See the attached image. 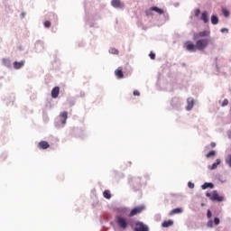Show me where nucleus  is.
Masks as SVG:
<instances>
[{
    "mask_svg": "<svg viewBox=\"0 0 231 231\" xmlns=\"http://www.w3.org/2000/svg\"><path fill=\"white\" fill-rule=\"evenodd\" d=\"M38 147L43 150L50 149V143L46 141H42L38 143Z\"/></svg>",
    "mask_w": 231,
    "mask_h": 231,
    "instance_id": "10",
    "label": "nucleus"
},
{
    "mask_svg": "<svg viewBox=\"0 0 231 231\" xmlns=\"http://www.w3.org/2000/svg\"><path fill=\"white\" fill-rule=\"evenodd\" d=\"M149 57L152 60H154V59H156V54H154V52H150Z\"/></svg>",
    "mask_w": 231,
    "mask_h": 231,
    "instance_id": "31",
    "label": "nucleus"
},
{
    "mask_svg": "<svg viewBox=\"0 0 231 231\" xmlns=\"http://www.w3.org/2000/svg\"><path fill=\"white\" fill-rule=\"evenodd\" d=\"M222 14L225 17L230 16V12L228 10H226V8H222Z\"/></svg>",
    "mask_w": 231,
    "mask_h": 231,
    "instance_id": "24",
    "label": "nucleus"
},
{
    "mask_svg": "<svg viewBox=\"0 0 231 231\" xmlns=\"http://www.w3.org/2000/svg\"><path fill=\"white\" fill-rule=\"evenodd\" d=\"M152 12L153 10H151V7L145 11V14L147 15V17L152 15Z\"/></svg>",
    "mask_w": 231,
    "mask_h": 231,
    "instance_id": "27",
    "label": "nucleus"
},
{
    "mask_svg": "<svg viewBox=\"0 0 231 231\" xmlns=\"http://www.w3.org/2000/svg\"><path fill=\"white\" fill-rule=\"evenodd\" d=\"M216 156V151L212 150L208 154H206V158H212Z\"/></svg>",
    "mask_w": 231,
    "mask_h": 231,
    "instance_id": "25",
    "label": "nucleus"
},
{
    "mask_svg": "<svg viewBox=\"0 0 231 231\" xmlns=\"http://www.w3.org/2000/svg\"><path fill=\"white\" fill-rule=\"evenodd\" d=\"M42 48H43L42 42H38V50H42Z\"/></svg>",
    "mask_w": 231,
    "mask_h": 231,
    "instance_id": "36",
    "label": "nucleus"
},
{
    "mask_svg": "<svg viewBox=\"0 0 231 231\" xmlns=\"http://www.w3.org/2000/svg\"><path fill=\"white\" fill-rule=\"evenodd\" d=\"M184 47L186 48V50L188 51H196V50H198L196 48V45L194 43H192V42H187L185 44H184Z\"/></svg>",
    "mask_w": 231,
    "mask_h": 231,
    "instance_id": "7",
    "label": "nucleus"
},
{
    "mask_svg": "<svg viewBox=\"0 0 231 231\" xmlns=\"http://www.w3.org/2000/svg\"><path fill=\"white\" fill-rule=\"evenodd\" d=\"M221 32H222V33H225V32H228V29L223 28V29H221Z\"/></svg>",
    "mask_w": 231,
    "mask_h": 231,
    "instance_id": "39",
    "label": "nucleus"
},
{
    "mask_svg": "<svg viewBox=\"0 0 231 231\" xmlns=\"http://www.w3.org/2000/svg\"><path fill=\"white\" fill-rule=\"evenodd\" d=\"M151 10H153V12H156V14H158L159 15H163V14H165L163 9H160L157 6L151 7Z\"/></svg>",
    "mask_w": 231,
    "mask_h": 231,
    "instance_id": "18",
    "label": "nucleus"
},
{
    "mask_svg": "<svg viewBox=\"0 0 231 231\" xmlns=\"http://www.w3.org/2000/svg\"><path fill=\"white\" fill-rule=\"evenodd\" d=\"M207 226H208V228H212V226H214V221L209 220L207 224Z\"/></svg>",
    "mask_w": 231,
    "mask_h": 231,
    "instance_id": "30",
    "label": "nucleus"
},
{
    "mask_svg": "<svg viewBox=\"0 0 231 231\" xmlns=\"http://www.w3.org/2000/svg\"><path fill=\"white\" fill-rule=\"evenodd\" d=\"M206 189H214V184L212 182H205L202 185V189L206 190Z\"/></svg>",
    "mask_w": 231,
    "mask_h": 231,
    "instance_id": "19",
    "label": "nucleus"
},
{
    "mask_svg": "<svg viewBox=\"0 0 231 231\" xmlns=\"http://www.w3.org/2000/svg\"><path fill=\"white\" fill-rule=\"evenodd\" d=\"M210 42V40L208 39H199L196 42V49L199 50V51H203L208 46Z\"/></svg>",
    "mask_w": 231,
    "mask_h": 231,
    "instance_id": "2",
    "label": "nucleus"
},
{
    "mask_svg": "<svg viewBox=\"0 0 231 231\" xmlns=\"http://www.w3.org/2000/svg\"><path fill=\"white\" fill-rule=\"evenodd\" d=\"M226 163L231 167V154H229L226 159Z\"/></svg>",
    "mask_w": 231,
    "mask_h": 231,
    "instance_id": "26",
    "label": "nucleus"
},
{
    "mask_svg": "<svg viewBox=\"0 0 231 231\" xmlns=\"http://www.w3.org/2000/svg\"><path fill=\"white\" fill-rule=\"evenodd\" d=\"M210 35V32L208 31H202L198 33L194 34V39H199V37H208Z\"/></svg>",
    "mask_w": 231,
    "mask_h": 231,
    "instance_id": "8",
    "label": "nucleus"
},
{
    "mask_svg": "<svg viewBox=\"0 0 231 231\" xmlns=\"http://www.w3.org/2000/svg\"><path fill=\"white\" fill-rule=\"evenodd\" d=\"M188 187H189V189H194V183L189 182Z\"/></svg>",
    "mask_w": 231,
    "mask_h": 231,
    "instance_id": "38",
    "label": "nucleus"
},
{
    "mask_svg": "<svg viewBox=\"0 0 231 231\" xmlns=\"http://www.w3.org/2000/svg\"><path fill=\"white\" fill-rule=\"evenodd\" d=\"M199 14H201V11L199 9L195 10V17H199Z\"/></svg>",
    "mask_w": 231,
    "mask_h": 231,
    "instance_id": "33",
    "label": "nucleus"
},
{
    "mask_svg": "<svg viewBox=\"0 0 231 231\" xmlns=\"http://www.w3.org/2000/svg\"><path fill=\"white\" fill-rule=\"evenodd\" d=\"M200 19L207 24V23H208V13H207V11L203 12Z\"/></svg>",
    "mask_w": 231,
    "mask_h": 231,
    "instance_id": "15",
    "label": "nucleus"
},
{
    "mask_svg": "<svg viewBox=\"0 0 231 231\" xmlns=\"http://www.w3.org/2000/svg\"><path fill=\"white\" fill-rule=\"evenodd\" d=\"M219 163H221V160L217 159L215 163H213L211 166H208V169H210V171H216V169H217V165H219Z\"/></svg>",
    "mask_w": 231,
    "mask_h": 231,
    "instance_id": "16",
    "label": "nucleus"
},
{
    "mask_svg": "<svg viewBox=\"0 0 231 231\" xmlns=\"http://www.w3.org/2000/svg\"><path fill=\"white\" fill-rule=\"evenodd\" d=\"M13 66L14 68V69H21V68H23V66H24V60L22 61H14L13 63Z\"/></svg>",
    "mask_w": 231,
    "mask_h": 231,
    "instance_id": "13",
    "label": "nucleus"
},
{
    "mask_svg": "<svg viewBox=\"0 0 231 231\" xmlns=\"http://www.w3.org/2000/svg\"><path fill=\"white\" fill-rule=\"evenodd\" d=\"M3 64L5 66H7V68H10V66H12V61L10 60V59H4L3 60Z\"/></svg>",
    "mask_w": 231,
    "mask_h": 231,
    "instance_id": "22",
    "label": "nucleus"
},
{
    "mask_svg": "<svg viewBox=\"0 0 231 231\" xmlns=\"http://www.w3.org/2000/svg\"><path fill=\"white\" fill-rule=\"evenodd\" d=\"M207 216H208V219H210V217H212V211H210V209L208 210Z\"/></svg>",
    "mask_w": 231,
    "mask_h": 231,
    "instance_id": "35",
    "label": "nucleus"
},
{
    "mask_svg": "<svg viewBox=\"0 0 231 231\" xmlns=\"http://www.w3.org/2000/svg\"><path fill=\"white\" fill-rule=\"evenodd\" d=\"M173 225L174 222L172 220H167L162 224V226H163V228H169V226H172Z\"/></svg>",
    "mask_w": 231,
    "mask_h": 231,
    "instance_id": "17",
    "label": "nucleus"
},
{
    "mask_svg": "<svg viewBox=\"0 0 231 231\" xmlns=\"http://www.w3.org/2000/svg\"><path fill=\"white\" fill-rule=\"evenodd\" d=\"M219 223H220L219 217H215V218H214V224H215L216 226H217V225H219Z\"/></svg>",
    "mask_w": 231,
    "mask_h": 231,
    "instance_id": "32",
    "label": "nucleus"
},
{
    "mask_svg": "<svg viewBox=\"0 0 231 231\" xmlns=\"http://www.w3.org/2000/svg\"><path fill=\"white\" fill-rule=\"evenodd\" d=\"M207 198H209L211 201H223L225 199L223 197H220L217 191H213L211 193H206Z\"/></svg>",
    "mask_w": 231,
    "mask_h": 231,
    "instance_id": "3",
    "label": "nucleus"
},
{
    "mask_svg": "<svg viewBox=\"0 0 231 231\" xmlns=\"http://www.w3.org/2000/svg\"><path fill=\"white\" fill-rule=\"evenodd\" d=\"M60 117L61 118V124L66 125V121L68 120V112L64 111L60 114Z\"/></svg>",
    "mask_w": 231,
    "mask_h": 231,
    "instance_id": "12",
    "label": "nucleus"
},
{
    "mask_svg": "<svg viewBox=\"0 0 231 231\" xmlns=\"http://www.w3.org/2000/svg\"><path fill=\"white\" fill-rule=\"evenodd\" d=\"M210 147H212V148L214 149V147H216V143L212 142V143H210Z\"/></svg>",
    "mask_w": 231,
    "mask_h": 231,
    "instance_id": "40",
    "label": "nucleus"
},
{
    "mask_svg": "<svg viewBox=\"0 0 231 231\" xmlns=\"http://www.w3.org/2000/svg\"><path fill=\"white\" fill-rule=\"evenodd\" d=\"M228 104V99H224L222 102V107H225Z\"/></svg>",
    "mask_w": 231,
    "mask_h": 231,
    "instance_id": "34",
    "label": "nucleus"
},
{
    "mask_svg": "<svg viewBox=\"0 0 231 231\" xmlns=\"http://www.w3.org/2000/svg\"><path fill=\"white\" fill-rule=\"evenodd\" d=\"M115 75L118 79H124V71H122V67H119L117 69L115 70Z\"/></svg>",
    "mask_w": 231,
    "mask_h": 231,
    "instance_id": "14",
    "label": "nucleus"
},
{
    "mask_svg": "<svg viewBox=\"0 0 231 231\" xmlns=\"http://www.w3.org/2000/svg\"><path fill=\"white\" fill-rule=\"evenodd\" d=\"M181 212H183V209H181V208H177L170 212V216H174V214H181Z\"/></svg>",
    "mask_w": 231,
    "mask_h": 231,
    "instance_id": "20",
    "label": "nucleus"
},
{
    "mask_svg": "<svg viewBox=\"0 0 231 231\" xmlns=\"http://www.w3.org/2000/svg\"><path fill=\"white\" fill-rule=\"evenodd\" d=\"M116 223L122 230H127V227L129 226V219L121 215L116 217Z\"/></svg>",
    "mask_w": 231,
    "mask_h": 231,
    "instance_id": "1",
    "label": "nucleus"
},
{
    "mask_svg": "<svg viewBox=\"0 0 231 231\" xmlns=\"http://www.w3.org/2000/svg\"><path fill=\"white\" fill-rule=\"evenodd\" d=\"M103 196L106 199H111V191H109V189L105 190Z\"/></svg>",
    "mask_w": 231,
    "mask_h": 231,
    "instance_id": "21",
    "label": "nucleus"
},
{
    "mask_svg": "<svg viewBox=\"0 0 231 231\" xmlns=\"http://www.w3.org/2000/svg\"><path fill=\"white\" fill-rule=\"evenodd\" d=\"M134 231H149V226L143 222H137L135 224Z\"/></svg>",
    "mask_w": 231,
    "mask_h": 231,
    "instance_id": "4",
    "label": "nucleus"
},
{
    "mask_svg": "<svg viewBox=\"0 0 231 231\" xmlns=\"http://www.w3.org/2000/svg\"><path fill=\"white\" fill-rule=\"evenodd\" d=\"M110 53H113L114 55H118V50L116 49H110Z\"/></svg>",
    "mask_w": 231,
    "mask_h": 231,
    "instance_id": "29",
    "label": "nucleus"
},
{
    "mask_svg": "<svg viewBox=\"0 0 231 231\" xmlns=\"http://www.w3.org/2000/svg\"><path fill=\"white\" fill-rule=\"evenodd\" d=\"M134 97H140V91L134 90Z\"/></svg>",
    "mask_w": 231,
    "mask_h": 231,
    "instance_id": "37",
    "label": "nucleus"
},
{
    "mask_svg": "<svg viewBox=\"0 0 231 231\" xmlns=\"http://www.w3.org/2000/svg\"><path fill=\"white\" fill-rule=\"evenodd\" d=\"M211 23H212V24H217V23H219V19L217 18V15H212L211 16Z\"/></svg>",
    "mask_w": 231,
    "mask_h": 231,
    "instance_id": "23",
    "label": "nucleus"
},
{
    "mask_svg": "<svg viewBox=\"0 0 231 231\" xmlns=\"http://www.w3.org/2000/svg\"><path fill=\"white\" fill-rule=\"evenodd\" d=\"M111 5L114 8H124V6H125V5L121 1V0H112L111 1Z\"/></svg>",
    "mask_w": 231,
    "mask_h": 231,
    "instance_id": "6",
    "label": "nucleus"
},
{
    "mask_svg": "<svg viewBox=\"0 0 231 231\" xmlns=\"http://www.w3.org/2000/svg\"><path fill=\"white\" fill-rule=\"evenodd\" d=\"M145 208L143 206L136 207L131 210L129 213V217H134V216H137V214H141V212Z\"/></svg>",
    "mask_w": 231,
    "mask_h": 231,
    "instance_id": "5",
    "label": "nucleus"
},
{
    "mask_svg": "<svg viewBox=\"0 0 231 231\" xmlns=\"http://www.w3.org/2000/svg\"><path fill=\"white\" fill-rule=\"evenodd\" d=\"M51 26V22L50 21H45L44 22V27L45 28H50Z\"/></svg>",
    "mask_w": 231,
    "mask_h": 231,
    "instance_id": "28",
    "label": "nucleus"
},
{
    "mask_svg": "<svg viewBox=\"0 0 231 231\" xmlns=\"http://www.w3.org/2000/svg\"><path fill=\"white\" fill-rule=\"evenodd\" d=\"M188 106H186L187 111H190L192 107H194V99L192 97H189L188 100Z\"/></svg>",
    "mask_w": 231,
    "mask_h": 231,
    "instance_id": "11",
    "label": "nucleus"
},
{
    "mask_svg": "<svg viewBox=\"0 0 231 231\" xmlns=\"http://www.w3.org/2000/svg\"><path fill=\"white\" fill-rule=\"evenodd\" d=\"M60 93V88L55 87L51 90V98H58L59 94Z\"/></svg>",
    "mask_w": 231,
    "mask_h": 231,
    "instance_id": "9",
    "label": "nucleus"
}]
</instances>
